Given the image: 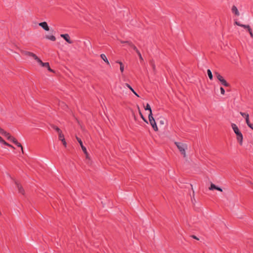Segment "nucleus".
Here are the masks:
<instances>
[{
  "label": "nucleus",
  "instance_id": "obj_32",
  "mask_svg": "<svg viewBox=\"0 0 253 253\" xmlns=\"http://www.w3.org/2000/svg\"><path fill=\"white\" fill-rule=\"evenodd\" d=\"M120 70H121L122 73H123L124 72V65H123V63L121 64V65H120Z\"/></svg>",
  "mask_w": 253,
  "mask_h": 253
},
{
  "label": "nucleus",
  "instance_id": "obj_40",
  "mask_svg": "<svg viewBox=\"0 0 253 253\" xmlns=\"http://www.w3.org/2000/svg\"><path fill=\"white\" fill-rule=\"evenodd\" d=\"M247 30H248V32H249V33H251V32H252V30L250 27V28H248Z\"/></svg>",
  "mask_w": 253,
  "mask_h": 253
},
{
  "label": "nucleus",
  "instance_id": "obj_22",
  "mask_svg": "<svg viewBox=\"0 0 253 253\" xmlns=\"http://www.w3.org/2000/svg\"><path fill=\"white\" fill-rule=\"evenodd\" d=\"M51 126L53 129H54L55 130H56L58 133L61 131V129L58 126H57L54 125H52Z\"/></svg>",
  "mask_w": 253,
  "mask_h": 253
},
{
  "label": "nucleus",
  "instance_id": "obj_23",
  "mask_svg": "<svg viewBox=\"0 0 253 253\" xmlns=\"http://www.w3.org/2000/svg\"><path fill=\"white\" fill-rule=\"evenodd\" d=\"M245 120H246V122L247 125L248 126L251 127V125H252V124H251L250 122L249 116H247V117H246Z\"/></svg>",
  "mask_w": 253,
  "mask_h": 253
},
{
  "label": "nucleus",
  "instance_id": "obj_43",
  "mask_svg": "<svg viewBox=\"0 0 253 253\" xmlns=\"http://www.w3.org/2000/svg\"><path fill=\"white\" fill-rule=\"evenodd\" d=\"M250 35L251 36V37L253 38V32H251V33H250Z\"/></svg>",
  "mask_w": 253,
  "mask_h": 253
},
{
  "label": "nucleus",
  "instance_id": "obj_2",
  "mask_svg": "<svg viewBox=\"0 0 253 253\" xmlns=\"http://www.w3.org/2000/svg\"><path fill=\"white\" fill-rule=\"evenodd\" d=\"M175 145L177 146V148L178 149L179 151L180 152L181 154L183 155L184 157H186V153H185V149H187V146L186 144L178 142H174Z\"/></svg>",
  "mask_w": 253,
  "mask_h": 253
},
{
  "label": "nucleus",
  "instance_id": "obj_3",
  "mask_svg": "<svg viewBox=\"0 0 253 253\" xmlns=\"http://www.w3.org/2000/svg\"><path fill=\"white\" fill-rule=\"evenodd\" d=\"M148 119H149L150 124L152 126L153 129L155 131H157L158 130V128L157 127L155 120L153 117L152 113H149V114L148 115Z\"/></svg>",
  "mask_w": 253,
  "mask_h": 253
},
{
  "label": "nucleus",
  "instance_id": "obj_8",
  "mask_svg": "<svg viewBox=\"0 0 253 253\" xmlns=\"http://www.w3.org/2000/svg\"><path fill=\"white\" fill-rule=\"evenodd\" d=\"M209 189L210 190H216L220 192L222 191V189L220 187L217 186L213 183H211V186L209 187Z\"/></svg>",
  "mask_w": 253,
  "mask_h": 253
},
{
  "label": "nucleus",
  "instance_id": "obj_29",
  "mask_svg": "<svg viewBox=\"0 0 253 253\" xmlns=\"http://www.w3.org/2000/svg\"><path fill=\"white\" fill-rule=\"evenodd\" d=\"M8 140L12 142L13 143V141L16 140V138H15L13 136H11V135L10 136L8 137Z\"/></svg>",
  "mask_w": 253,
  "mask_h": 253
},
{
  "label": "nucleus",
  "instance_id": "obj_12",
  "mask_svg": "<svg viewBox=\"0 0 253 253\" xmlns=\"http://www.w3.org/2000/svg\"><path fill=\"white\" fill-rule=\"evenodd\" d=\"M232 12L234 13L236 15L239 16L240 13L237 8V7L235 5H233L232 7Z\"/></svg>",
  "mask_w": 253,
  "mask_h": 253
},
{
  "label": "nucleus",
  "instance_id": "obj_9",
  "mask_svg": "<svg viewBox=\"0 0 253 253\" xmlns=\"http://www.w3.org/2000/svg\"><path fill=\"white\" fill-rule=\"evenodd\" d=\"M39 26L42 27L44 30L49 31V27L46 22H41L39 24Z\"/></svg>",
  "mask_w": 253,
  "mask_h": 253
},
{
  "label": "nucleus",
  "instance_id": "obj_10",
  "mask_svg": "<svg viewBox=\"0 0 253 253\" xmlns=\"http://www.w3.org/2000/svg\"><path fill=\"white\" fill-rule=\"evenodd\" d=\"M34 59L36 60L42 66H46L48 64L43 62L37 55L34 56Z\"/></svg>",
  "mask_w": 253,
  "mask_h": 253
},
{
  "label": "nucleus",
  "instance_id": "obj_11",
  "mask_svg": "<svg viewBox=\"0 0 253 253\" xmlns=\"http://www.w3.org/2000/svg\"><path fill=\"white\" fill-rule=\"evenodd\" d=\"M235 24L239 26H240L241 27H243L245 29H248V28H250V26L249 25H244L241 24L239 22L235 21Z\"/></svg>",
  "mask_w": 253,
  "mask_h": 253
},
{
  "label": "nucleus",
  "instance_id": "obj_26",
  "mask_svg": "<svg viewBox=\"0 0 253 253\" xmlns=\"http://www.w3.org/2000/svg\"><path fill=\"white\" fill-rule=\"evenodd\" d=\"M58 133V135H59L58 136L59 139L60 140H63V138H64V134L62 133V131Z\"/></svg>",
  "mask_w": 253,
  "mask_h": 253
},
{
  "label": "nucleus",
  "instance_id": "obj_18",
  "mask_svg": "<svg viewBox=\"0 0 253 253\" xmlns=\"http://www.w3.org/2000/svg\"><path fill=\"white\" fill-rule=\"evenodd\" d=\"M100 57L102 60H103L108 65H109V62L108 61L106 55L104 54H101Z\"/></svg>",
  "mask_w": 253,
  "mask_h": 253
},
{
  "label": "nucleus",
  "instance_id": "obj_14",
  "mask_svg": "<svg viewBox=\"0 0 253 253\" xmlns=\"http://www.w3.org/2000/svg\"><path fill=\"white\" fill-rule=\"evenodd\" d=\"M13 143L17 145V147H20L22 152V153H24L23 148L20 143L18 142L16 140L13 141Z\"/></svg>",
  "mask_w": 253,
  "mask_h": 253
},
{
  "label": "nucleus",
  "instance_id": "obj_17",
  "mask_svg": "<svg viewBox=\"0 0 253 253\" xmlns=\"http://www.w3.org/2000/svg\"><path fill=\"white\" fill-rule=\"evenodd\" d=\"M128 45L131 47L134 50L136 51V52L138 51V49L136 47V46L131 42L130 41L129 42H128Z\"/></svg>",
  "mask_w": 253,
  "mask_h": 253
},
{
  "label": "nucleus",
  "instance_id": "obj_35",
  "mask_svg": "<svg viewBox=\"0 0 253 253\" xmlns=\"http://www.w3.org/2000/svg\"><path fill=\"white\" fill-rule=\"evenodd\" d=\"M61 141L62 142L63 145L66 147L67 146V143L65 141V138H63V140Z\"/></svg>",
  "mask_w": 253,
  "mask_h": 253
},
{
  "label": "nucleus",
  "instance_id": "obj_16",
  "mask_svg": "<svg viewBox=\"0 0 253 253\" xmlns=\"http://www.w3.org/2000/svg\"><path fill=\"white\" fill-rule=\"evenodd\" d=\"M220 82L221 84L225 86L228 87L230 86L229 84L228 83L224 78L222 80H220Z\"/></svg>",
  "mask_w": 253,
  "mask_h": 253
},
{
  "label": "nucleus",
  "instance_id": "obj_6",
  "mask_svg": "<svg viewBox=\"0 0 253 253\" xmlns=\"http://www.w3.org/2000/svg\"><path fill=\"white\" fill-rule=\"evenodd\" d=\"M15 183L18 188L19 193L24 195L25 191L22 186L17 181H15Z\"/></svg>",
  "mask_w": 253,
  "mask_h": 253
},
{
  "label": "nucleus",
  "instance_id": "obj_25",
  "mask_svg": "<svg viewBox=\"0 0 253 253\" xmlns=\"http://www.w3.org/2000/svg\"><path fill=\"white\" fill-rule=\"evenodd\" d=\"M217 79L220 81V80H222L223 79V77L221 76L218 72H215L214 73Z\"/></svg>",
  "mask_w": 253,
  "mask_h": 253
},
{
  "label": "nucleus",
  "instance_id": "obj_31",
  "mask_svg": "<svg viewBox=\"0 0 253 253\" xmlns=\"http://www.w3.org/2000/svg\"><path fill=\"white\" fill-rule=\"evenodd\" d=\"M240 113L241 115V116L243 117H245V118H246V117H247V116H249V115L248 113H243L242 112H241Z\"/></svg>",
  "mask_w": 253,
  "mask_h": 253
},
{
  "label": "nucleus",
  "instance_id": "obj_7",
  "mask_svg": "<svg viewBox=\"0 0 253 253\" xmlns=\"http://www.w3.org/2000/svg\"><path fill=\"white\" fill-rule=\"evenodd\" d=\"M21 53L24 55L32 57L33 58H34V56H35L36 55L35 54H34L33 52L26 51V50L21 51Z\"/></svg>",
  "mask_w": 253,
  "mask_h": 253
},
{
  "label": "nucleus",
  "instance_id": "obj_44",
  "mask_svg": "<svg viewBox=\"0 0 253 253\" xmlns=\"http://www.w3.org/2000/svg\"><path fill=\"white\" fill-rule=\"evenodd\" d=\"M250 127L253 130V124L251 125V127Z\"/></svg>",
  "mask_w": 253,
  "mask_h": 253
},
{
  "label": "nucleus",
  "instance_id": "obj_13",
  "mask_svg": "<svg viewBox=\"0 0 253 253\" xmlns=\"http://www.w3.org/2000/svg\"><path fill=\"white\" fill-rule=\"evenodd\" d=\"M137 108H138V112H139V115L140 116V117L142 119V120L146 123L148 124V121L146 119V118L144 117V116L143 115L142 113H141V111H140V109L139 107L138 106H137Z\"/></svg>",
  "mask_w": 253,
  "mask_h": 253
},
{
  "label": "nucleus",
  "instance_id": "obj_38",
  "mask_svg": "<svg viewBox=\"0 0 253 253\" xmlns=\"http://www.w3.org/2000/svg\"><path fill=\"white\" fill-rule=\"evenodd\" d=\"M5 141H4L3 140V139L0 136V142L3 144H4V143L5 142Z\"/></svg>",
  "mask_w": 253,
  "mask_h": 253
},
{
  "label": "nucleus",
  "instance_id": "obj_20",
  "mask_svg": "<svg viewBox=\"0 0 253 253\" xmlns=\"http://www.w3.org/2000/svg\"><path fill=\"white\" fill-rule=\"evenodd\" d=\"M144 107L145 110H148L150 112L149 113H152L151 108L149 103H147L146 105L144 106Z\"/></svg>",
  "mask_w": 253,
  "mask_h": 253
},
{
  "label": "nucleus",
  "instance_id": "obj_19",
  "mask_svg": "<svg viewBox=\"0 0 253 253\" xmlns=\"http://www.w3.org/2000/svg\"><path fill=\"white\" fill-rule=\"evenodd\" d=\"M45 38L48 40H51V41H55L56 40V38L55 36H53V35H51V36H49V35H46Z\"/></svg>",
  "mask_w": 253,
  "mask_h": 253
},
{
  "label": "nucleus",
  "instance_id": "obj_28",
  "mask_svg": "<svg viewBox=\"0 0 253 253\" xmlns=\"http://www.w3.org/2000/svg\"><path fill=\"white\" fill-rule=\"evenodd\" d=\"M137 55H138L139 56V58L140 59V61H143V57L140 52V51L138 50L136 52Z\"/></svg>",
  "mask_w": 253,
  "mask_h": 253
},
{
  "label": "nucleus",
  "instance_id": "obj_21",
  "mask_svg": "<svg viewBox=\"0 0 253 253\" xmlns=\"http://www.w3.org/2000/svg\"><path fill=\"white\" fill-rule=\"evenodd\" d=\"M207 74H208V77H209V79L211 80H212L213 79V76H212L211 71L210 69H208V70H207Z\"/></svg>",
  "mask_w": 253,
  "mask_h": 253
},
{
  "label": "nucleus",
  "instance_id": "obj_36",
  "mask_svg": "<svg viewBox=\"0 0 253 253\" xmlns=\"http://www.w3.org/2000/svg\"><path fill=\"white\" fill-rule=\"evenodd\" d=\"M120 42L122 43H127L128 45V42H130V41H120Z\"/></svg>",
  "mask_w": 253,
  "mask_h": 253
},
{
  "label": "nucleus",
  "instance_id": "obj_42",
  "mask_svg": "<svg viewBox=\"0 0 253 253\" xmlns=\"http://www.w3.org/2000/svg\"><path fill=\"white\" fill-rule=\"evenodd\" d=\"M116 63H119L120 64V65H121V63H123L121 61H117Z\"/></svg>",
  "mask_w": 253,
  "mask_h": 253
},
{
  "label": "nucleus",
  "instance_id": "obj_37",
  "mask_svg": "<svg viewBox=\"0 0 253 253\" xmlns=\"http://www.w3.org/2000/svg\"><path fill=\"white\" fill-rule=\"evenodd\" d=\"M3 135L7 137V139H8V137L10 136V134L6 131L5 133Z\"/></svg>",
  "mask_w": 253,
  "mask_h": 253
},
{
  "label": "nucleus",
  "instance_id": "obj_33",
  "mask_svg": "<svg viewBox=\"0 0 253 253\" xmlns=\"http://www.w3.org/2000/svg\"><path fill=\"white\" fill-rule=\"evenodd\" d=\"M6 132V131H5L4 129L0 127V133L2 135H3Z\"/></svg>",
  "mask_w": 253,
  "mask_h": 253
},
{
  "label": "nucleus",
  "instance_id": "obj_30",
  "mask_svg": "<svg viewBox=\"0 0 253 253\" xmlns=\"http://www.w3.org/2000/svg\"><path fill=\"white\" fill-rule=\"evenodd\" d=\"M4 145H6V146H7L12 149H15L14 147H13L12 145L7 143L6 141H5V142L4 143Z\"/></svg>",
  "mask_w": 253,
  "mask_h": 253
},
{
  "label": "nucleus",
  "instance_id": "obj_39",
  "mask_svg": "<svg viewBox=\"0 0 253 253\" xmlns=\"http://www.w3.org/2000/svg\"><path fill=\"white\" fill-rule=\"evenodd\" d=\"M191 237L193 238V239H196L197 240H199V238H198L195 235H192L191 236Z\"/></svg>",
  "mask_w": 253,
  "mask_h": 253
},
{
  "label": "nucleus",
  "instance_id": "obj_24",
  "mask_svg": "<svg viewBox=\"0 0 253 253\" xmlns=\"http://www.w3.org/2000/svg\"><path fill=\"white\" fill-rule=\"evenodd\" d=\"M44 63H46L48 64V66H43V67H45L47 69V70L50 72H52V73H54V71L52 69H51L50 67V66H49V64L48 62H44Z\"/></svg>",
  "mask_w": 253,
  "mask_h": 253
},
{
  "label": "nucleus",
  "instance_id": "obj_5",
  "mask_svg": "<svg viewBox=\"0 0 253 253\" xmlns=\"http://www.w3.org/2000/svg\"><path fill=\"white\" fill-rule=\"evenodd\" d=\"M60 36L63 38L68 43H73V42L70 40V36L68 34H61Z\"/></svg>",
  "mask_w": 253,
  "mask_h": 253
},
{
  "label": "nucleus",
  "instance_id": "obj_4",
  "mask_svg": "<svg viewBox=\"0 0 253 253\" xmlns=\"http://www.w3.org/2000/svg\"><path fill=\"white\" fill-rule=\"evenodd\" d=\"M76 139H77V141H78V142L80 143V146H81V147L82 148V149L83 151L84 152V153L85 155L86 159H88L89 161H90V158L89 157V154L87 152L86 148L84 146L83 142H82L81 139L79 137H77V136H76Z\"/></svg>",
  "mask_w": 253,
  "mask_h": 253
},
{
  "label": "nucleus",
  "instance_id": "obj_27",
  "mask_svg": "<svg viewBox=\"0 0 253 253\" xmlns=\"http://www.w3.org/2000/svg\"><path fill=\"white\" fill-rule=\"evenodd\" d=\"M150 65L152 66L153 70H155V68H156V66H155V65L154 64V61L153 60H150Z\"/></svg>",
  "mask_w": 253,
  "mask_h": 253
},
{
  "label": "nucleus",
  "instance_id": "obj_41",
  "mask_svg": "<svg viewBox=\"0 0 253 253\" xmlns=\"http://www.w3.org/2000/svg\"><path fill=\"white\" fill-rule=\"evenodd\" d=\"M116 63H119L120 64V65H121V63H123L121 61H117Z\"/></svg>",
  "mask_w": 253,
  "mask_h": 253
},
{
  "label": "nucleus",
  "instance_id": "obj_1",
  "mask_svg": "<svg viewBox=\"0 0 253 253\" xmlns=\"http://www.w3.org/2000/svg\"><path fill=\"white\" fill-rule=\"evenodd\" d=\"M232 128L236 135V138L237 141L239 142L240 145H242L243 136V134L238 128V126L235 124H231Z\"/></svg>",
  "mask_w": 253,
  "mask_h": 253
},
{
  "label": "nucleus",
  "instance_id": "obj_15",
  "mask_svg": "<svg viewBox=\"0 0 253 253\" xmlns=\"http://www.w3.org/2000/svg\"><path fill=\"white\" fill-rule=\"evenodd\" d=\"M125 85L137 97H139V95L134 90L132 87L127 83H126Z\"/></svg>",
  "mask_w": 253,
  "mask_h": 253
},
{
  "label": "nucleus",
  "instance_id": "obj_34",
  "mask_svg": "<svg viewBox=\"0 0 253 253\" xmlns=\"http://www.w3.org/2000/svg\"><path fill=\"white\" fill-rule=\"evenodd\" d=\"M221 94L224 95L225 94V90L222 87H220V88Z\"/></svg>",
  "mask_w": 253,
  "mask_h": 253
}]
</instances>
